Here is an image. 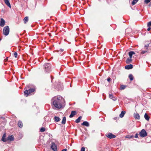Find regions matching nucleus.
Masks as SVG:
<instances>
[{"mask_svg":"<svg viewBox=\"0 0 151 151\" xmlns=\"http://www.w3.org/2000/svg\"><path fill=\"white\" fill-rule=\"evenodd\" d=\"M65 101L64 98L60 96L54 97L52 100V105L56 108L60 109L65 105Z\"/></svg>","mask_w":151,"mask_h":151,"instance_id":"nucleus-1","label":"nucleus"},{"mask_svg":"<svg viewBox=\"0 0 151 151\" xmlns=\"http://www.w3.org/2000/svg\"><path fill=\"white\" fill-rule=\"evenodd\" d=\"M25 89H26V90L24 91V94L25 96L26 97H27L29 94L35 91L34 88H30L29 85L27 86Z\"/></svg>","mask_w":151,"mask_h":151,"instance_id":"nucleus-2","label":"nucleus"},{"mask_svg":"<svg viewBox=\"0 0 151 151\" xmlns=\"http://www.w3.org/2000/svg\"><path fill=\"white\" fill-rule=\"evenodd\" d=\"M44 69L45 72L49 73L51 71V66L50 64L47 63L44 65Z\"/></svg>","mask_w":151,"mask_h":151,"instance_id":"nucleus-3","label":"nucleus"},{"mask_svg":"<svg viewBox=\"0 0 151 151\" xmlns=\"http://www.w3.org/2000/svg\"><path fill=\"white\" fill-rule=\"evenodd\" d=\"M3 32L4 35L5 36L9 35V26H6L4 28Z\"/></svg>","mask_w":151,"mask_h":151,"instance_id":"nucleus-4","label":"nucleus"},{"mask_svg":"<svg viewBox=\"0 0 151 151\" xmlns=\"http://www.w3.org/2000/svg\"><path fill=\"white\" fill-rule=\"evenodd\" d=\"M140 136L142 137H145L147 135V133L144 129H142L139 133Z\"/></svg>","mask_w":151,"mask_h":151,"instance_id":"nucleus-5","label":"nucleus"},{"mask_svg":"<svg viewBox=\"0 0 151 151\" xmlns=\"http://www.w3.org/2000/svg\"><path fill=\"white\" fill-rule=\"evenodd\" d=\"M6 133H4L2 137L1 138V140L4 142H6L7 141V138H6Z\"/></svg>","mask_w":151,"mask_h":151,"instance_id":"nucleus-6","label":"nucleus"},{"mask_svg":"<svg viewBox=\"0 0 151 151\" xmlns=\"http://www.w3.org/2000/svg\"><path fill=\"white\" fill-rule=\"evenodd\" d=\"M14 140V138L13 135H9L7 138V141L9 140L10 141H13Z\"/></svg>","mask_w":151,"mask_h":151,"instance_id":"nucleus-7","label":"nucleus"},{"mask_svg":"<svg viewBox=\"0 0 151 151\" xmlns=\"http://www.w3.org/2000/svg\"><path fill=\"white\" fill-rule=\"evenodd\" d=\"M6 23L5 21L2 18H1L0 22V26L2 27H3Z\"/></svg>","mask_w":151,"mask_h":151,"instance_id":"nucleus-8","label":"nucleus"},{"mask_svg":"<svg viewBox=\"0 0 151 151\" xmlns=\"http://www.w3.org/2000/svg\"><path fill=\"white\" fill-rule=\"evenodd\" d=\"M107 137L110 139H112L116 137V136L113 134L111 133H109Z\"/></svg>","mask_w":151,"mask_h":151,"instance_id":"nucleus-9","label":"nucleus"},{"mask_svg":"<svg viewBox=\"0 0 151 151\" xmlns=\"http://www.w3.org/2000/svg\"><path fill=\"white\" fill-rule=\"evenodd\" d=\"M51 148L54 151H56L57 150L56 146L54 143L52 144Z\"/></svg>","mask_w":151,"mask_h":151,"instance_id":"nucleus-10","label":"nucleus"},{"mask_svg":"<svg viewBox=\"0 0 151 151\" xmlns=\"http://www.w3.org/2000/svg\"><path fill=\"white\" fill-rule=\"evenodd\" d=\"M76 111H72L71 112V114L69 116L70 118L73 117L74 116L76 115Z\"/></svg>","mask_w":151,"mask_h":151,"instance_id":"nucleus-11","label":"nucleus"},{"mask_svg":"<svg viewBox=\"0 0 151 151\" xmlns=\"http://www.w3.org/2000/svg\"><path fill=\"white\" fill-rule=\"evenodd\" d=\"M6 4L10 8H11L10 4L8 0H4Z\"/></svg>","mask_w":151,"mask_h":151,"instance_id":"nucleus-12","label":"nucleus"},{"mask_svg":"<svg viewBox=\"0 0 151 151\" xmlns=\"http://www.w3.org/2000/svg\"><path fill=\"white\" fill-rule=\"evenodd\" d=\"M125 68L126 69H130L132 68L133 65L131 64L129 65L125 66Z\"/></svg>","mask_w":151,"mask_h":151,"instance_id":"nucleus-13","label":"nucleus"},{"mask_svg":"<svg viewBox=\"0 0 151 151\" xmlns=\"http://www.w3.org/2000/svg\"><path fill=\"white\" fill-rule=\"evenodd\" d=\"M134 117L136 119H139L140 118V116L138 113H134Z\"/></svg>","mask_w":151,"mask_h":151,"instance_id":"nucleus-14","label":"nucleus"},{"mask_svg":"<svg viewBox=\"0 0 151 151\" xmlns=\"http://www.w3.org/2000/svg\"><path fill=\"white\" fill-rule=\"evenodd\" d=\"M109 98L114 101H116V98L113 95L109 94Z\"/></svg>","mask_w":151,"mask_h":151,"instance_id":"nucleus-15","label":"nucleus"},{"mask_svg":"<svg viewBox=\"0 0 151 151\" xmlns=\"http://www.w3.org/2000/svg\"><path fill=\"white\" fill-rule=\"evenodd\" d=\"M82 125L85 126L86 127H88L89 126V124L87 122L84 121L82 124Z\"/></svg>","mask_w":151,"mask_h":151,"instance_id":"nucleus-16","label":"nucleus"},{"mask_svg":"<svg viewBox=\"0 0 151 151\" xmlns=\"http://www.w3.org/2000/svg\"><path fill=\"white\" fill-rule=\"evenodd\" d=\"M135 54V53L133 51H130L129 52V58H132V56L133 55H134Z\"/></svg>","mask_w":151,"mask_h":151,"instance_id":"nucleus-17","label":"nucleus"},{"mask_svg":"<svg viewBox=\"0 0 151 151\" xmlns=\"http://www.w3.org/2000/svg\"><path fill=\"white\" fill-rule=\"evenodd\" d=\"M18 125L20 128H22L23 126V124L22 122L21 121H19L18 123Z\"/></svg>","mask_w":151,"mask_h":151,"instance_id":"nucleus-18","label":"nucleus"},{"mask_svg":"<svg viewBox=\"0 0 151 151\" xmlns=\"http://www.w3.org/2000/svg\"><path fill=\"white\" fill-rule=\"evenodd\" d=\"M125 114V111H122L121 113V114L119 115V116L121 118L123 117L124 116V115Z\"/></svg>","mask_w":151,"mask_h":151,"instance_id":"nucleus-19","label":"nucleus"},{"mask_svg":"<svg viewBox=\"0 0 151 151\" xmlns=\"http://www.w3.org/2000/svg\"><path fill=\"white\" fill-rule=\"evenodd\" d=\"M66 121V117L65 116H64L63 118L62 121V124H65V123Z\"/></svg>","mask_w":151,"mask_h":151,"instance_id":"nucleus-20","label":"nucleus"},{"mask_svg":"<svg viewBox=\"0 0 151 151\" xmlns=\"http://www.w3.org/2000/svg\"><path fill=\"white\" fill-rule=\"evenodd\" d=\"M24 22L25 24H26L28 21V17H25L24 20Z\"/></svg>","mask_w":151,"mask_h":151,"instance_id":"nucleus-21","label":"nucleus"},{"mask_svg":"<svg viewBox=\"0 0 151 151\" xmlns=\"http://www.w3.org/2000/svg\"><path fill=\"white\" fill-rule=\"evenodd\" d=\"M81 118L82 117L81 116H80L76 120L75 122L77 123L79 122Z\"/></svg>","mask_w":151,"mask_h":151,"instance_id":"nucleus-22","label":"nucleus"},{"mask_svg":"<svg viewBox=\"0 0 151 151\" xmlns=\"http://www.w3.org/2000/svg\"><path fill=\"white\" fill-rule=\"evenodd\" d=\"M144 117L148 121L149 120L150 117L148 116L147 114L145 113V114L144 115Z\"/></svg>","mask_w":151,"mask_h":151,"instance_id":"nucleus-23","label":"nucleus"},{"mask_svg":"<svg viewBox=\"0 0 151 151\" xmlns=\"http://www.w3.org/2000/svg\"><path fill=\"white\" fill-rule=\"evenodd\" d=\"M54 119L56 122H58L60 121V119L58 117L55 116Z\"/></svg>","mask_w":151,"mask_h":151,"instance_id":"nucleus-24","label":"nucleus"},{"mask_svg":"<svg viewBox=\"0 0 151 151\" xmlns=\"http://www.w3.org/2000/svg\"><path fill=\"white\" fill-rule=\"evenodd\" d=\"M131 58H128L126 61V63L128 64L130 63L132 60Z\"/></svg>","mask_w":151,"mask_h":151,"instance_id":"nucleus-25","label":"nucleus"},{"mask_svg":"<svg viewBox=\"0 0 151 151\" xmlns=\"http://www.w3.org/2000/svg\"><path fill=\"white\" fill-rule=\"evenodd\" d=\"M129 77L131 81L133 80V77L132 75V74H130L129 76Z\"/></svg>","mask_w":151,"mask_h":151,"instance_id":"nucleus-26","label":"nucleus"},{"mask_svg":"<svg viewBox=\"0 0 151 151\" xmlns=\"http://www.w3.org/2000/svg\"><path fill=\"white\" fill-rule=\"evenodd\" d=\"M132 30L130 28H127L125 30V32L127 33H128L129 32H131Z\"/></svg>","mask_w":151,"mask_h":151,"instance_id":"nucleus-27","label":"nucleus"},{"mask_svg":"<svg viewBox=\"0 0 151 151\" xmlns=\"http://www.w3.org/2000/svg\"><path fill=\"white\" fill-rule=\"evenodd\" d=\"M126 87V86L124 85H122L120 86V89L121 90H124Z\"/></svg>","mask_w":151,"mask_h":151,"instance_id":"nucleus-28","label":"nucleus"},{"mask_svg":"<svg viewBox=\"0 0 151 151\" xmlns=\"http://www.w3.org/2000/svg\"><path fill=\"white\" fill-rule=\"evenodd\" d=\"M151 0H145L144 1V3L146 4H147L149 3L150 2Z\"/></svg>","mask_w":151,"mask_h":151,"instance_id":"nucleus-29","label":"nucleus"},{"mask_svg":"<svg viewBox=\"0 0 151 151\" xmlns=\"http://www.w3.org/2000/svg\"><path fill=\"white\" fill-rule=\"evenodd\" d=\"M147 52V51H142L141 53H140V54L141 55H143L146 52Z\"/></svg>","mask_w":151,"mask_h":151,"instance_id":"nucleus-30","label":"nucleus"},{"mask_svg":"<svg viewBox=\"0 0 151 151\" xmlns=\"http://www.w3.org/2000/svg\"><path fill=\"white\" fill-rule=\"evenodd\" d=\"M45 131V129L44 127H42L40 129L41 132H44Z\"/></svg>","mask_w":151,"mask_h":151,"instance_id":"nucleus-31","label":"nucleus"},{"mask_svg":"<svg viewBox=\"0 0 151 151\" xmlns=\"http://www.w3.org/2000/svg\"><path fill=\"white\" fill-rule=\"evenodd\" d=\"M149 45L150 44H146L145 46V47L146 48V49H147L148 47H149Z\"/></svg>","mask_w":151,"mask_h":151,"instance_id":"nucleus-32","label":"nucleus"},{"mask_svg":"<svg viewBox=\"0 0 151 151\" xmlns=\"http://www.w3.org/2000/svg\"><path fill=\"white\" fill-rule=\"evenodd\" d=\"M14 55L15 58H17V52H15L14 53Z\"/></svg>","mask_w":151,"mask_h":151,"instance_id":"nucleus-33","label":"nucleus"},{"mask_svg":"<svg viewBox=\"0 0 151 151\" xmlns=\"http://www.w3.org/2000/svg\"><path fill=\"white\" fill-rule=\"evenodd\" d=\"M151 26V21L149 22L147 24V26L148 27H150Z\"/></svg>","mask_w":151,"mask_h":151,"instance_id":"nucleus-34","label":"nucleus"},{"mask_svg":"<svg viewBox=\"0 0 151 151\" xmlns=\"http://www.w3.org/2000/svg\"><path fill=\"white\" fill-rule=\"evenodd\" d=\"M137 2H136L135 1H134V0H133V1L132 2V5H134Z\"/></svg>","mask_w":151,"mask_h":151,"instance_id":"nucleus-35","label":"nucleus"},{"mask_svg":"<svg viewBox=\"0 0 151 151\" xmlns=\"http://www.w3.org/2000/svg\"><path fill=\"white\" fill-rule=\"evenodd\" d=\"M139 134L137 133H136L134 137L135 138H138Z\"/></svg>","mask_w":151,"mask_h":151,"instance_id":"nucleus-36","label":"nucleus"},{"mask_svg":"<svg viewBox=\"0 0 151 151\" xmlns=\"http://www.w3.org/2000/svg\"><path fill=\"white\" fill-rule=\"evenodd\" d=\"M111 79L110 77L108 78L107 79V80L109 82L111 81Z\"/></svg>","mask_w":151,"mask_h":151,"instance_id":"nucleus-37","label":"nucleus"},{"mask_svg":"<svg viewBox=\"0 0 151 151\" xmlns=\"http://www.w3.org/2000/svg\"><path fill=\"white\" fill-rule=\"evenodd\" d=\"M85 148L84 147H82L81 148V151H85Z\"/></svg>","mask_w":151,"mask_h":151,"instance_id":"nucleus-38","label":"nucleus"},{"mask_svg":"<svg viewBox=\"0 0 151 151\" xmlns=\"http://www.w3.org/2000/svg\"><path fill=\"white\" fill-rule=\"evenodd\" d=\"M151 29V28L150 27H149L147 29V30L148 31H149Z\"/></svg>","mask_w":151,"mask_h":151,"instance_id":"nucleus-39","label":"nucleus"},{"mask_svg":"<svg viewBox=\"0 0 151 151\" xmlns=\"http://www.w3.org/2000/svg\"><path fill=\"white\" fill-rule=\"evenodd\" d=\"M67 149H65L62 150L61 151H66Z\"/></svg>","mask_w":151,"mask_h":151,"instance_id":"nucleus-40","label":"nucleus"},{"mask_svg":"<svg viewBox=\"0 0 151 151\" xmlns=\"http://www.w3.org/2000/svg\"><path fill=\"white\" fill-rule=\"evenodd\" d=\"M133 137V135L132 136H130V137H129V138H132Z\"/></svg>","mask_w":151,"mask_h":151,"instance_id":"nucleus-41","label":"nucleus"},{"mask_svg":"<svg viewBox=\"0 0 151 151\" xmlns=\"http://www.w3.org/2000/svg\"><path fill=\"white\" fill-rule=\"evenodd\" d=\"M151 6V1L150 2V3L149 4V6Z\"/></svg>","mask_w":151,"mask_h":151,"instance_id":"nucleus-42","label":"nucleus"},{"mask_svg":"<svg viewBox=\"0 0 151 151\" xmlns=\"http://www.w3.org/2000/svg\"><path fill=\"white\" fill-rule=\"evenodd\" d=\"M148 44H150V45H149V47L151 46V42L148 43Z\"/></svg>","mask_w":151,"mask_h":151,"instance_id":"nucleus-43","label":"nucleus"},{"mask_svg":"<svg viewBox=\"0 0 151 151\" xmlns=\"http://www.w3.org/2000/svg\"><path fill=\"white\" fill-rule=\"evenodd\" d=\"M62 51H63V50H62Z\"/></svg>","mask_w":151,"mask_h":151,"instance_id":"nucleus-44","label":"nucleus"}]
</instances>
